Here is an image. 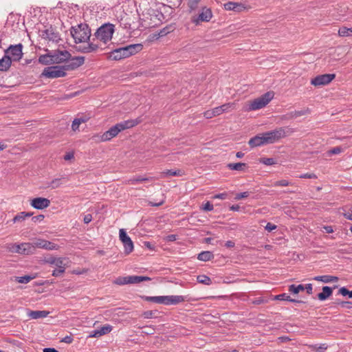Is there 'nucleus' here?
<instances>
[{
	"instance_id": "nucleus-11",
	"label": "nucleus",
	"mask_w": 352,
	"mask_h": 352,
	"mask_svg": "<svg viewBox=\"0 0 352 352\" xmlns=\"http://www.w3.org/2000/svg\"><path fill=\"white\" fill-rule=\"evenodd\" d=\"M33 243H23L21 244H12L10 251L21 254H32L34 253Z\"/></svg>"
},
{
	"instance_id": "nucleus-7",
	"label": "nucleus",
	"mask_w": 352,
	"mask_h": 352,
	"mask_svg": "<svg viewBox=\"0 0 352 352\" xmlns=\"http://www.w3.org/2000/svg\"><path fill=\"white\" fill-rule=\"evenodd\" d=\"M115 31L114 25L111 23H105L100 26L94 34L96 40L107 43L112 38Z\"/></svg>"
},
{
	"instance_id": "nucleus-23",
	"label": "nucleus",
	"mask_w": 352,
	"mask_h": 352,
	"mask_svg": "<svg viewBox=\"0 0 352 352\" xmlns=\"http://www.w3.org/2000/svg\"><path fill=\"white\" fill-rule=\"evenodd\" d=\"M112 331V326L109 324H106L103 327H101L100 329L94 330L91 332L89 337L91 338H98L101 336L107 334Z\"/></svg>"
},
{
	"instance_id": "nucleus-8",
	"label": "nucleus",
	"mask_w": 352,
	"mask_h": 352,
	"mask_svg": "<svg viewBox=\"0 0 352 352\" xmlns=\"http://www.w3.org/2000/svg\"><path fill=\"white\" fill-rule=\"evenodd\" d=\"M273 91H267L261 97L250 102L247 109L248 111H255L265 107L274 98Z\"/></svg>"
},
{
	"instance_id": "nucleus-53",
	"label": "nucleus",
	"mask_w": 352,
	"mask_h": 352,
	"mask_svg": "<svg viewBox=\"0 0 352 352\" xmlns=\"http://www.w3.org/2000/svg\"><path fill=\"white\" fill-rule=\"evenodd\" d=\"M249 195H250V192H248V191L243 192L237 193L235 195L234 199H236V200H239V199H243V198H246Z\"/></svg>"
},
{
	"instance_id": "nucleus-6",
	"label": "nucleus",
	"mask_w": 352,
	"mask_h": 352,
	"mask_svg": "<svg viewBox=\"0 0 352 352\" xmlns=\"http://www.w3.org/2000/svg\"><path fill=\"white\" fill-rule=\"evenodd\" d=\"M144 298L149 302L164 305H177L186 300L183 296H145Z\"/></svg>"
},
{
	"instance_id": "nucleus-19",
	"label": "nucleus",
	"mask_w": 352,
	"mask_h": 352,
	"mask_svg": "<svg viewBox=\"0 0 352 352\" xmlns=\"http://www.w3.org/2000/svg\"><path fill=\"white\" fill-rule=\"evenodd\" d=\"M95 38H92V41L88 43L86 45H79L76 47L77 51L82 53H91L96 51L99 48V45L95 43Z\"/></svg>"
},
{
	"instance_id": "nucleus-13",
	"label": "nucleus",
	"mask_w": 352,
	"mask_h": 352,
	"mask_svg": "<svg viewBox=\"0 0 352 352\" xmlns=\"http://www.w3.org/2000/svg\"><path fill=\"white\" fill-rule=\"evenodd\" d=\"M212 12L210 8L203 7L201 12L197 16L192 18V22L195 25H199L200 22H208L212 17Z\"/></svg>"
},
{
	"instance_id": "nucleus-16",
	"label": "nucleus",
	"mask_w": 352,
	"mask_h": 352,
	"mask_svg": "<svg viewBox=\"0 0 352 352\" xmlns=\"http://www.w3.org/2000/svg\"><path fill=\"white\" fill-rule=\"evenodd\" d=\"M30 205L35 209L43 210L50 206V201L44 197H36L31 200Z\"/></svg>"
},
{
	"instance_id": "nucleus-35",
	"label": "nucleus",
	"mask_w": 352,
	"mask_h": 352,
	"mask_svg": "<svg viewBox=\"0 0 352 352\" xmlns=\"http://www.w3.org/2000/svg\"><path fill=\"white\" fill-rule=\"evenodd\" d=\"M228 167L230 170L241 171L244 167H246V164L242 162L230 163L228 164Z\"/></svg>"
},
{
	"instance_id": "nucleus-25",
	"label": "nucleus",
	"mask_w": 352,
	"mask_h": 352,
	"mask_svg": "<svg viewBox=\"0 0 352 352\" xmlns=\"http://www.w3.org/2000/svg\"><path fill=\"white\" fill-rule=\"evenodd\" d=\"M12 61L8 56H4L0 59V72H7L10 69Z\"/></svg>"
},
{
	"instance_id": "nucleus-61",
	"label": "nucleus",
	"mask_w": 352,
	"mask_h": 352,
	"mask_svg": "<svg viewBox=\"0 0 352 352\" xmlns=\"http://www.w3.org/2000/svg\"><path fill=\"white\" fill-rule=\"evenodd\" d=\"M265 228L268 232H272L276 228V226L271 223H267Z\"/></svg>"
},
{
	"instance_id": "nucleus-31",
	"label": "nucleus",
	"mask_w": 352,
	"mask_h": 352,
	"mask_svg": "<svg viewBox=\"0 0 352 352\" xmlns=\"http://www.w3.org/2000/svg\"><path fill=\"white\" fill-rule=\"evenodd\" d=\"M184 175V171L181 170V169H178V170H166L165 171H163L161 173V175H160V177H166V176H183Z\"/></svg>"
},
{
	"instance_id": "nucleus-5",
	"label": "nucleus",
	"mask_w": 352,
	"mask_h": 352,
	"mask_svg": "<svg viewBox=\"0 0 352 352\" xmlns=\"http://www.w3.org/2000/svg\"><path fill=\"white\" fill-rule=\"evenodd\" d=\"M295 130L289 126L279 127L273 131L264 133L267 144H273L281 138H285L294 133Z\"/></svg>"
},
{
	"instance_id": "nucleus-18",
	"label": "nucleus",
	"mask_w": 352,
	"mask_h": 352,
	"mask_svg": "<svg viewBox=\"0 0 352 352\" xmlns=\"http://www.w3.org/2000/svg\"><path fill=\"white\" fill-rule=\"evenodd\" d=\"M225 10L241 12L248 10V8L242 3L229 1L223 5Z\"/></svg>"
},
{
	"instance_id": "nucleus-37",
	"label": "nucleus",
	"mask_w": 352,
	"mask_h": 352,
	"mask_svg": "<svg viewBox=\"0 0 352 352\" xmlns=\"http://www.w3.org/2000/svg\"><path fill=\"white\" fill-rule=\"evenodd\" d=\"M338 36L341 37L352 36V28H348L345 26L340 28L338 30Z\"/></svg>"
},
{
	"instance_id": "nucleus-62",
	"label": "nucleus",
	"mask_w": 352,
	"mask_h": 352,
	"mask_svg": "<svg viewBox=\"0 0 352 352\" xmlns=\"http://www.w3.org/2000/svg\"><path fill=\"white\" fill-rule=\"evenodd\" d=\"M155 312L153 311H146L143 313V316L145 318H152L153 317Z\"/></svg>"
},
{
	"instance_id": "nucleus-47",
	"label": "nucleus",
	"mask_w": 352,
	"mask_h": 352,
	"mask_svg": "<svg viewBox=\"0 0 352 352\" xmlns=\"http://www.w3.org/2000/svg\"><path fill=\"white\" fill-rule=\"evenodd\" d=\"M50 60H53V58H50L48 55H42L39 57L38 61L43 64H48Z\"/></svg>"
},
{
	"instance_id": "nucleus-40",
	"label": "nucleus",
	"mask_w": 352,
	"mask_h": 352,
	"mask_svg": "<svg viewBox=\"0 0 352 352\" xmlns=\"http://www.w3.org/2000/svg\"><path fill=\"white\" fill-rule=\"evenodd\" d=\"M34 277L29 275H26L24 276H16L15 277V280L20 283H28L30 280H32Z\"/></svg>"
},
{
	"instance_id": "nucleus-49",
	"label": "nucleus",
	"mask_w": 352,
	"mask_h": 352,
	"mask_svg": "<svg viewBox=\"0 0 352 352\" xmlns=\"http://www.w3.org/2000/svg\"><path fill=\"white\" fill-rule=\"evenodd\" d=\"M339 293L342 296H349V298H352V291H349L346 287H341L339 290Z\"/></svg>"
},
{
	"instance_id": "nucleus-3",
	"label": "nucleus",
	"mask_w": 352,
	"mask_h": 352,
	"mask_svg": "<svg viewBox=\"0 0 352 352\" xmlns=\"http://www.w3.org/2000/svg\"><path fill=\"white\" fill-rule=\"evenodd\" d=\"M143 48L142 44H131L113 50L110 54L112 60H118L129 57L140 52Z\"/></svg>"
},
{
	"instance_id": "nucleus-41",
	"label": "nucleus",
	"mask_w": 352,
	"mask_h": 352,
	"mask_svg": "<svg viewBox=\"0 0 352 352\" xmlns=\"http://www.w3.org/2000/svg\"><path fill=\"white\" fill-rule=\"evenodd\" d=\"M259 162L265 165L270 166L276 163V160L272 157H263L259 159Z\"/></svg>"
},
{
	"instance_id": "nucleus-21",
	"label": "nucleus",
	"mask_w": 352,
	"mask_h": 352,
	"mask_svg": "<svg viewBox=\"0 0 352 352\" xmlns=\"http://www.w3.org/2000/svg\"><path fill=\"white\" fill-rule=\"evenodd\" d=\"M71 56H71L70 53L68 51L65 50V51H57L56 52H55V54L52 56V58H53L54 62L60 63H63V62L69 60V59H70Z\"/></svg>"
},
{
	"instance_id": "nucleus-22",
	"label": "nucleus",
	"mask_w": 352,
	"mask_h": 352,
	"mask_svg": "<svg viewBox=\"0 0 352 352\" xmlns=\"http://www.w3.org/2000/svg\"><path fill=\"white\" fill-rule=\"evenodd\" d=\"M310 113V110L309 108H305L299 111H294L288 113L287 114L283 116V119H295L298 117L308 115Z\"/></svg>"
},
{
	"instance_id": "nucleus-36",
	"label": "nucleus",
	"mask_w": 352,
	"mask_h": 352,
	"mask_svg": "<svg viewBox=\"0 0 352 352\" xmlns=\"http://www.w3.org/2000/svg\"><path fill=\"white\" fill-rule=\"evenodd\" d=\"M151 278L142 276H130L131 284H137L145 280H150Z\"/></svg>"
},
{
	"instance_id": "nucleus-33",
	"label": "nucleus",
	"mask_w": 352,
	"mask_h": 352,
	"mask_svg": "<svg viewBox=\"0 0 352 352\" xmlns=\"http://www.w3.org/2000/svg\"><path fill=\"white\" fill-rule=\"evenodd\" d=\"M32 212H21L13 218L12 221L14 223L21 222L24 221L26 217H32Z\"/></svg>"
},
{
	"instance_id": "nucleus-34",
	"label": "nucleus",
	"mask_w": 352,
	"mask_h": 352,
	"mask_svg": "<svg viewBox=\"0 0 352 352\" xmlns=\"http://www.w3.org/2000/svg\"><path fill=\"white\" fill-rule=\"evenodd\" d=\"M113 283L118 285H124L126 284H131L130 276H119L115 280Z\"/></svg>"
},
{
	"instance_id": "nucleus-52",
	"label": "nucleus",
	"mask_w": 352,
	"mask_h": 352,
	"mask_svg": "<svg viewBox=\"0 0 352 352\" xmlns=\"http://www.w3.org/2000/svg\"><path fill=\"white\" fill-rule=\"evenodd\" d=\"M336 303L340 305L342 307H344L346 309H352V302L342 301V302H336Z\"/></svg>"
},
{
	"instance_id": "nucleus-26",
	"label": "nucleus",
	"mask_w": 352,
	"mask_h": 352,
	"mask_svg": "<svg viewBox=\"0 0 352 352\" xmlns=\"http://www.w3.org/2000/svg\"><path fill=\"white\" fill-rule=\"evenodd\" d=\"M64 261H65V258H56V257H53V256H51L46 260L47 263H48L51 265H54L57 267H62V268H64V265H66V264L64 263Z\"/></svg>"
},
{
	"instance_id": "nucleus-64",
	"label": "nucleus",
	"mask_w": 352,
	"mask_h": 352,
	"mask_svg": "<svg viewBox=\"0 0 352 352\" xmlns=\"http://www.w3.org/2000/svg\"><path fill=\"white\" fill-rule=\"evenodd\" d=\"M44 215L43 214H39V215H37V216H34L32 218V220L34 221V222H36V221H41L44 219Z\"/></svg>"
},
{
	"instance_id": "nucleus-14",
	"label": "nucleus",
	"mask_w": 352,
	"mask_h": 352,
	"mask_svg": "<svg viewBox=\"0 0 352 352\" xmlns=\"http://www.w3.org/2000/svg\"><path fill=\"white\" fill-rule=\"evenodd\" d=\"M120 239L123 243L124 248V252L126 254H129L133 250V243L131 238L127 235L124 229H120L119 232Z\"/></svg>"
},
{
	"instance_id": "nucleus-48",
	"label": "nucleus",
	"mask_w": 352,
	"mask_h": 352,
	"mask_svg": "<svg viewBox=\"0 0 352 352\" xmlns=\"http://www.w3.org/2000/svg\"><path fill=\"white\" fill-rule=\"evenodd\" d=\"M142 329V333L146 335H152L155 333V329L152 326L143 327Z\"/></svg>"
},
{
	"instance_id": "nucleus-15",
	"label": "nucleus",
	"mask_w": 352,
	"mask_h": 352,
	"mask_svg": "<svg viewBox=\"0 0 352 352\" xmlns=\"http://www.w3.org/2000/svg\"><path fill=\"white\" fill-rule=\"evenodd\" d=\"M33 244L34 245V250H36V248L47 250H58L59 248V246L57 244L45 239H38L36 241L33 242Z\"/></svg>"
},
{
	"instance_id": "nucleus-55",
	"label": "nucleus",
	"mask_w": 352,
	"mask_h": 352,
	"mask_svg": "<svg viewBox=\"0 0 352 352\" xmlns=\"http://www.w3.org/2000/svg\"><path fill=\"white\" fill-rule=\"evenodd\" d=\"M289 185V182L285 179L277 181L274 184V186H287Z\"/></svg>"
},
{
	"instance_id": "nucleus-63",
	"label": "nucleus",
	"mask_w": 352,
	"mask_h": 352,
	"mask_svg": "<svg viewBox=\"0 0 352 352\" xmlns=\"http://www.w3.org/2000/svg\"><path fill=\"white\" fill-rule=\"evenodd\" d=\"M92 220V215L91 214H87L86 215H85L84 217V219H83V221L85 223L87 224L89 223H90Z\"/></svg>"
},
{
	"instance_id": "nucleus-45",
	"label": "nucleus",
	"mask_w": 352,
	"mask_h": 352,
	"mask_svg": "<svg viewBox=\"0 0 352 352\" xmlns=\"http://www.w3.org/2000/svg\"><path fill=\"white\" fill-rule=\"evenodd\" d=\"M201 0H188V6L190 10H195L197 8L199 3Z\"/></svg>"
},
{
	"instance_id": "nucleus-59",
	"label": "nucleus",
	"mask_w": 352,
	"mask_h": 352,
	"mask_svg": "<svg viewBox=\"0 0 352 352\" xmlns=\"http://www.w3.org/2000/svg\"><path fill=\"white\" fill-rule=\"evenodd\" d=\"M73 340L74 339L72 336H67L61 340V342L67 344H71L73 342Z\"/></svg>"
},
{
	"instance_id": "nucleus-28",
	"label": "nucleus",
	"mask_w": 352,
	"mask_h": 352,
	"mask_svg": "<svg viewBox=\"0 0 352 352\" xmlns=\"http://www.w3.org/2000/svg\"><path fill=\"white\" fill-rule=\"evenodd\" d=\"M50 314L48 311H30L28 316L32 319H38L47 317Z\"/></svg>"
},
{
	"instance_id": "nucleus-12",
	"label": "nucleus",
	"mask_w": 352,
	"mask_h": 352,
	"mask_svg": "<svg viewBox=\"0 0 352 352\" xmlns=\"http://www.w3.org/2000/svg\"><path fill=\"white\" fill-rule=\"evenodd\" d=\"M336 77L334 74H321L312 78L311 84L315 87H320L328 85Z\"/></svg>"
},
{
	"instance_id": "nucleus-24",
	"label": "nucleus",
	"mask_w": 352,
	"mask_h": 352,
	"mask_svg": "<svg viewBox=\"0 0 352 352\" xmlns=\"http://www.w3.org/2000/svg\"><path fill=\"white\" fill-rule=\"evenodd\" d=\"M43 37L44 38L48 39L49 41H52L56 43H57L60 40L58 33L54 32V30L52 28L45 30L43 32Z\"/></svg>"
},
{
	"instance_id": "nucleus-20",
	"label": "nucleus",
	"mask_w": 352,
	"mask_h": 352,
	"mask_svg": "<svg viewBox=\"0 0 352 352\" xmlns=\"http://www.w3.org/2000/svg\"><path fill=\"white\" fill-rule=\"evenodd\" d=\"M248 144L252 148L267 144L264 133L252 138Z\"/></svg>"
},
{
	"instance_id": "nucleus-60",
	"label": "nucleus",
	"mask_w": 352,
	"mask_h": 352,
	"mask_svg": "<svg viewBox=\"0 0 352 352\" xmlns=\"http://www.w3.org/2000/svg\"><path fill=\"white\" fill-rule=\"evenodd\" d=\"M78 121H79L78 120L74 119V120L72 122V129L74 131H77L79 128L80 124H79Z\"/></svg>"
},
{
	"instance_id": "nucleus-17",
	"label": "nucleus",
	"mask_w": 352,
	"mask_h": 352,
	"mask_svg": "<svg viewBox=\"0 0 352 352\" xmlns=\"http://www.w3.org/2000/svg\"><path fill=\"white\" fill-rule=\"evenodd\" d=\"M69 60V63L64 65L65 69H66V70H74L84 64L85 57L75 56L70 58Z\"/></svg>"
},
{
	"instance_id": "nucleus-57",
	"label": "nucleus",
	"mask_w": 352,
	"mask_h": 352,
	"mask_svg": "<svg viewBox=\"0 0 352 352\" xmlns=\"http://www.w3.org/2000/svg\"><path fill=\"white\" fill-rule=\"evenodd\" d=\"M202 209L205 211H211L213 210V205L210 202L207 201L202 206Z\"/></svg>"
},
{
	"instance_id": "nucleus-4",
	"label": "nucleus",
	"mask_w": 352,
	"mask_h": 352,
	"mask_svg": "<svg viewBox=\"0 0 352 352\" xmlns=\"http://www.w3.org/2000/svg\"><path fill=\"white\" fill-rule=\"evenodd\" d=\"M70 33L76 43L87 42L91 36L90 28L88 25L83 23L78 25L76 27H72Z\"/></svg>"
},
{
	"instance_id": "nucleus-50",
	"label": "nucleus",
	"mask_w": 352,
	"mask_h": 352,
	"mask_svg": "<svg viewBox=\"0 0 352 352\" xmlns=\"http://www.w3.org/2000/svg\"><path fill=\"white\" fill-rule=\"evenodd\" d=\"M58 269L54 270L52 272V276H58L63 274L65 272V271L66 265H64V268H62V267H58Z\"/></svg>"
},
{
	"instance_id": "nucleus-54",
	"label": "nucleus",
	"mask_w": 352,
	"mask_h": 352,
	"mask_svg": "<svg viewBox=\"0 0 352 352\" xmlns=\"http://www.w3.org/2000/svg\"><path fill=\"white\" fill-rule=\"evenodd\" d=\"M342 149L340 146H336L329 151V155H336L342 152Z\"/></svg>"
},
{
	"instance_id": "nucleus-44",
	"label": "nucleus",
	"mask_w": 352,
	"mask_h": 352,
	"mask_svg": "<svg viewBox=\"0 0 352 352\" xmlns=\"http://www.w3.org/2000/svg\"><path fill=\"white\" fill-rule=\"evenodd\" d=\"M309 348L316 350V352H324L327 349V345L326 344H321L319 346H317V345H310Z\"/></svg>"
},
{
	"instance_id": "nucleus-43",
	"label": "nucleus",
	"mask_w": 352,
	"mask_h": 352,
	"mask_svg": "<svg viewBox=\"0 0 352 352\" xmlns=\"http://www.w3.org/2000/svg\"><path fill=\"white\" fill-rule=\"evenodd\" d=\"M219 107L222 109V113L227 112L230 109H235V104L234 102H228L219 106Z\"/></svg>"
},
{
	"instance_id": "nucleus-1",
	"label": "nucleus",
	"mask_w": 352,
	"mask_h": 352,
	"mask_svg": "<svg viewBox=\"0 0 352 352\" xmlns=\"http://www.w3.org/2000/svg\"><path fill=\"white\" fill-rule=\"evenodd\" d=\"M140 123L138 119L135 120H128L124 122H119L116 125L111 127L108 131H105L101 136L100 140L102 142H106L111 140L116 137L120 132L132 128Z\"/></svg>"
},
{
	"instance_id": "nucleus-30",
	"label": "nucleus",
	"mask_w": 352,
	"mask_h": 352,
	"mask_svg": "<svg viewBox=\"0 0 352 352\" xmlns=\"http://www.w3.org/2000/svg\"><path fill=\"white\" fill-rule=\"evenodd\" d=\"M314 280L321 281L324 283H329L332 282H337L338 280V278L337 276L324 275V276H318L314 278Z\"/></svg>"
},
{
	"instance_id": "nucleus-10",
	"label": "nucleus",
	"mask_w": 352,
	"mask_h": 352,
	"mask_svg": "<svg viewBox=\"0 0 352 352\" xmlns=\"http://www.w3.org/2000/svg\"><path fill=\"white\" fill-rule=\"evenodd\" d=\"M23 45L19 43L17 45H11L4 52V54L8 56L10 60L13 61H19L22 58L23 56Z\"/></svg>"
},
{
	"instance_id": "nucleus-42",
	"label": "nucleus",
	"mask_w": 352,
	"mask_h": 352,
	"mask_svg": "<svg viewBox=\"0 0 352 352\" xmlns=\"http://www.w3.org/2000/svg\"><path fill=\"white\" fill-rule=\"evenodd\" d=\"M63 178H56L53 179L49 183L47 187L51 188L52 189L58 188L61 185L60 181Z\"/></svg>"
},
{
	"instance_id": "nucleus-58",
	"label": "nucleus",
	"mask_w": 352,
	"mask_h": 352,
	"mask_svg": "<svg viewBox=\"0 0 352 352\" xmlns=\"http://www.w3.org/2000/svg\"><path fill=\"white\" fill-rule=\"evenodd\" d=\"M204 116L206 119H210V118H213V117H215L212 109L206 111L204 113Z\"/></svg>"
},
{
	"instance_id": "nucleus-2",
	"label": "nucleus",
	"mask_w": 352,
	"mask_h": 352,
	"mask_svg": "<svg viewBox=\"0 0 352 352\" xmlns=\"http://www.w3.org/2000/svg\"><path fill=\"white\" fill-rule=\"evenodd\" d=\"M140 123L138 119L135 120H128L124 122H119L116 125L111 127L108 131H105L101 136L100 140L102 142H106L111 140L116 137L120 132L132 128Z\"/></svg>"
},
{
	"instance_id": "nucleus-32",
	"label": "nucleus",
	"mask_w": 352,
	"mask_h": 352,
	"mask_svg": "<svg viewBox=\"0 0 352 352\" xmlns=\"http://www.w3.org/2000/svg\"><path fill=\"white\" fill-rule=\"evenodd\" d=\"M214 258V254L210 251H203L197 256V258L202 261H208Z\"/></svg>"
},
{
	"instance_id": "nucleus-38",
	"label": "nucleus",
	"mask_w": 352,
	"mask_h": 352,
	"mask_svg": "<svg viewBox=\"0 0 352 352\" xmlns=\"http://www.w3.org/2000/svg\"><path fill=\"white\" fill-rule=\"evenodd\" d=\"M288 290L289 292L296 294H298L300 291H304L305 287L303 285H291L289 286Z\"/></svg>"
},
{
	"instance_id": "nucleus-46",
	"label": "nucleus",
	"mask_w": 352,
	"mask_h": 352,
	"mask_svg": "<svg viewBox=\"0 0 352 352\" xmlns=\"http://www.w3.org/2000/svg\"><path fill=\"white\" fill-rule=\"evenodd\" d=\"M173 30V29L172 26H166L164 28L160 30V31L159 32V36H166V34H168Z\"/></svg>"
},
{
	"instance_id": "nucleus-9",
	"label": "nucleus",
	"mask_w": 352,
	"mask_h": 352,
	"mask_svg": "<svg viewBox=\"0 0 352 352\" xmlns=\"http://www.w3.org/2000/svg\"><path fill=\"white\" fill-rule=\"evenodd\" d=\"M66 69L65 66H50L45 67L43 72L42 76L49 78H56L63 77L66 75Z\"/></svg>"
},
{
	"instance_id": "nucleus-56",
	"label": "nucleus",
	"mask_w": 352,
	"mask_h": 352,
	"mask_svg": "<svg viewBox=\"0 0 352 352\" xmlns=\"http://www.w3.org/2000/svg\"><path fill=\"white\" fill-rule=\"evenodd\" d=\"M300 178L304 179H317V175L314 173H305L299 176Z\"/></svg>"
},
{
	"instance_id": "nucleus-39",
	"label": "nucleus",
	"mask_w": 352,
	"mask_h": 352,
	"mask_svg": "<svg viewBox=\"0 0 352 352\" xmlns=\"http://www.w3.org/2000/svg\"><path fill=\"white\" fill-rule=\"evenodd\" d=\"M197 280L199 283L204 284L206 285H210L212 283L211 279L206 275H199L197 277Z\"/></svg>"
},
{
	"instance_id": "nucleus-29",
	"label": "nucleus",
	"mask_w": 352,
	"mask_h": 352,
	"mask_svg": "<svg viewBox=\"0 0 352 352\" xmlns=\"http://www.w3.org/2000/svg\"><path fill=\"white\" fill-rule=\"evenodd\" d=\"M333 289L329 286H324L322 287V292L318 294V298L320 300H325L329 296L332 295Z\"/></svg>"
},
{
	"instance_id": "nucleus-27",
	"label": "nucleus",
	"mask_w": 352,
	"mask_h": 352,
	"mask_svg": "<svg viewBox=\"0 0 352 352\" xmlns=\"http://www.w3.org/2000/svg\"><path fill=\"white\" fill-rule=\"evenodd\" d=\"M155 180V177H144L142 176H138L133 178H131L126 181V184H135L138 182H150V181H154Z\"/></svg>"
},
{
	"instance_id": "nucleus-51",
	"label": "nucleus",
	"mask_w": 352,
	"mask_h": 352,
	"mask_svg": "<svg viewBox=\"0 0 352 352\" xmlns=\"http://www.w3.org/2000/svg\"><path fill=\"white\" fill-rule=\"evenodd\" d=\"M289 296H288L287 294L283 293L279 295H276L274 296L275 300H287L289 301Z\"/></svg>"
}]
</instances>
